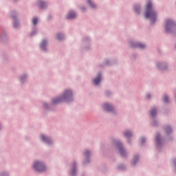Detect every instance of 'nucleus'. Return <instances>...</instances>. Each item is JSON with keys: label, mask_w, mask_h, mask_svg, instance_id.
<instances>
[{"label": "nucleus", "mask_w": 176, "mask_h": 176, "mask_svg": "<svg viewBox=\"0 0 176 176\" xmlns=\"http://www.w3.org/2000/svg\"><path fill=\"white\" fill-rule=\"evenodd\" d=\"M144 16L146 19H150L151 23H155L156 21V12L152 8V3L151 1H148L146 4Z\"/></svg>", "instance_id": "obj_1"}, {"label": "nucleus", "mask_w": 176, "mask_h": 176, "mask_svg": "<svg viewBox=\"0 0 176 176\" xmlns=\"http://www.w3.org/2000/svg\"><path fill=\"white\" fill-rule=\"evenodd\" d=\"M72 96V92L71 90H67L65 91L64 95L56 99H54L52 100L53 104H58V102H61V100H68V98H71V96Z\"/></svg>", "instance_id": "obj_2"}, {"label": "nucleus", "mask_w": 176, "mask_h": 176, "mask_svg": "<svg viewBox=\"0 0 176 176\" xmlns=\"http://www.w3.org/2000/svg\"><path fill=\"white\" fill-rule=\"evenodd\" d=\"M33 168L35 171H38V173H43L46 170L45 168V165L42 164V162H35L33 165Z\"/></svg>", "instance_id": "obj_3"}, {"label": "nucleus", "mask_w": 176, "mask_h": 176, "mask_svg": "<svg viewBox=\"0 0 176 176\" xmlns=\"http://www.w3.org/2000/svg\"><path fill=\"white\" fill-rule=\"evenodd\" d=\"M165 30L167 32H170L171 30H175V23L170 19H167L166 21Z\"/></svg>", "instance_id": "obj_4"}, {"label": "nucleus", "mask_w": 176, "mask_h": 176, "mask_svg": "<svg viewBox=\"0 0 176 176\" xmlns=\"http://www.w3.org/2000/svg\"><path fill=\"white\" fill-rule=\"evenodd\" d=\"M118 149L120 151V155L122 156H125L126 152L124 151V149H123V147L122 146V144L118 143Z\"/></svg>", "instance_id": "obj_5"}, {"label": "nucleus", "mask_w": 176, "mask_h": 176, "mask_svg": "<svg viewBox=\"0 0 176 176\" xmlns=\"http://www.w3.org/2000/svg\"><path fill=\"white\" fill-rule=\"evenodd\" d=\"M104 108L105 111H108L109 112H111V111L113 110V107L108 103H105L104 104Z\"/></svg>", "instance_id": "obj_6"}, {"label": "nucleus", "mask_w": 176, "mask_h": 176, "mask_svg": "<svg viewBox=\"0 0 176 176\" xmlns=\"http://www.w3.org/2000/svg\"><path fill=\"white\" fill-rule=\"evenodd\" d=\"M76 17V14L74 12H70L67 16V19L69 20V19H75Z\"/></svg>", "instance_id": "obj_7"}, {"label": "nucleus", "mask_w": 176, "mask_h": 176, "mask_svg": "<svg viewBox=\"0 0 176 176\" xmlns=\"http://www.w3.org/2000/svg\"><path fill=\"white\" fill-rule=\"evenodd\" d=\"M100 82H101V74H99L98 75V77L94 80V85H98V83H100Z\"/></svg>", "instance_id": "obj_8"}, {"label": "nucleus", "mask_w": 176, "mask_h": 176, "mask_svg": "<svg viewBox=\"0 0 176 176\" xmlns=\"http://www.w3.org/2000/svg\"><path fill=\"white\" fill-rule=\"evenodd\" d=\"M46 45H47V41H46V40H43L41 44V47L43 50H46Z\"/></svg>", "instance_id": "obj_9"}, {"label": "nucleus", "mask_w": 176, "mask_h": 176, "mask_svg": "<svg viewBox=\"0 0 176 176\" xmlns=\"http://www.w3.org/2000/svg\"><path fill=\"white\" fill-rule=\"evenodd\" d=\"M41 138L43 141H44L45 142H47V144H50L51 142L50 139L49 138H46L45 135H41Z\"/></svg>", "instance_id": "obj_10"}, {"label": "nucleus", "mask_w": 176, "mask_h": 176, "mask_svg": "<svg viewBox=\"0 0 176 176\" xmlns=\"http://www.w3.org/2000/svg\"><path fill=\"white\" fill-rule=\"evenodd\" d=\"M133 47H139L140 49H144V47H145L144 44L141 43H138L136 45L133 46Z\"/></svg>", "instance_id": "obj_11"}, {"label": "nucleus", "mask_w": 176, "mask_h": 176, "mask_svg": "<svg viewBox=\"0 0 176 176\" xmlns=\"http://www.w3.org/2000/svg\"><path fill=\"white\" fill-rule=\"evenodd\" d=\"M124 137H126V138H130V137H131V133L130 131H126V132H124Z\"/></svg>", "instance_id": "obj_12"}, {"label": "nucleus", "mask_w": 176, "mask_h": 176, "mask_svg": "<svg viewBox=\"0 0 176 176\" xmlns=\"http://www.w3.org/2000/svg\"><path fill=\"white\" fill-rule=\"evenodd\" d=\"M63 38H64V36L63 34H57L56 39H58V41H61Z\"/></svg>", "instance_id": "obj_13"}, {"label": "nucleus", "mask_w": 176, "mask_h": 176, "mask_svg": "<svg viewBox=\"0 0 176 176\" xmlns=\"http://www.w3.org/2000/svg\"><path fill=\"white\" fill-rule=\"evenodd\" d=\"M151 116H152L153 118H154V116H156V110L155 109H151Z\"/></svg>", "instance_id": "obj_14"}, {"label": "nucleus", "mask_w": 176, "mask_h": 176, "mask_svg": "<svg viewBox=\"0 0 176 176\" xmlns=\"http://www.w3.org/2000/svg\"><path fill=\"white\" fill-rule=\"evenodd\" d=\"M155 140H156L157 144H160V135L157 134Z\"/></svg>", "instance_id": "obj_15"}, {"label": "nucleus", "mask_w": 176, "mask_h": 176, "mask_svg": "<svg viewBox=\"0 0 176 176\" xmlns=\"http://www.w3.org/2000/svg\"><path fill=\"white\" fill-rule=\"evenodd\" d=\"M32 23H33L34 25H36V24H38V18H34Z\"/></svg>", "instance_id": "obj_16"}, {"label": "nucleus", "mask_w": 176, "mask_h": 176, "mask_svg": "<svg viewBox=\"0 0 176 176\" xmlns=\"http://www.w3.org/2000/svg\"><path fill=\"white\" fill-rule=\"evenodd\" d=\"M88 3L90 5L91 8H96V6L93 4V3L91 2V0H88Z\"/></svg>", "instance_id": "obj_17"}, {"label": "nucleus", "mask_w": 176, "mask_h": 176, "mask_svg": "<svg viewBox=\"0 0 176 176\" xmlns=\"http://www.w3.org/2000/svg\"><path fill=\"white\" fill-rule=\"evenodd\" d=\"M166 133H170L171 131V128L170 126H167L165 128Z\"/></svg>", "instance_id": "obj_18"}, {"label": "nucleus", "mask_w": 176, "mask_h": 176, "mask_svg": "<svg viewBox=\"0 0 176 176\" xmlns=\"http://www.w3.org/2000/svg\"><path fill=\"white\" fill-rule=\"evenodd\" d=\"M137 162H138V157L135 156L133 158V164H135V163H137Z\"/></svg>", "instance_id": "obj_19"}, {"label": "nucleus", "mask_w": 176, "mask_h": 176, "mask_svg": "<svg viewBox=\"0 0 176 176\" xmlns=\"http://www.w3.org/2000/svg\"><path fill=\"white\" fill-rule=\"evenodd\" d=\"M45 5H46V3H45V2L40 1V6H41V8H44Z\"/></svg>", "instance_id": "obj_20"}, {"label": "nucleus", "mask_w": 176, "mask_h": 176, "mask_svg": "<svg viewBox=\"0 0 176 176\" xmlns=\"http://www.w3.org/2000/svg\"><path fill=\"white\" fill-rule=\"evenodd\" d=\"M85 156H86V157L90 156V153L89 152V151H86L85 152Z\"/></svg>", "instance_id": "obj_21"}, {"label": "nucleus", "mask_w": 176, "mask_h": 176, "mask_svg": "<svg viewBox=\"0 0 176 176\" xmlns=\"http://www.w3.org/2000/svg\"><path fill=\"white\" fill-rule=\"evenodd\" d=\"M164 102H168V97L164 96Z\"/></svg>", "instance_id": "obj_22"}, {"label": "nucleus", "mask_w": 176, "mask_h": 176, "mask_svg": "<svg viewBox=\"0 0 176 176\" xmlns=\"http://www.w3.org/2000/svg\"><path fill=\"white\" fill-rule=\"evenodd\" d=\"M141 142H142V144H144V142H145V139L144 138H142L141 139Z\"/></svg>", "instance_id": "obj_23"}, {"label": "nucleus", "mask_w": 176, "mask_h": 176, "mask_svg": "<svg viewBox=\"0 0 176 176\" xmlns=\"http://www.w3.org/2000/svg\"><path fill=\"white\" fill-rule=\"evenodd\" d=\"M17 25H18L17 22H14V28L17 27Z\"/></svg>", "instance_id": "obj_24"}, {"label": "nucleus", "mask_w": 176, "mask_h": 176, "mask_svg": "<svg viewBox=\"0 0 176 176\" xmlns=\"http://www.w3.org/2000/svg\"><path fill=\"white\" fill-rule=\"evenodd\" d=\"M146 98H151V95L149 94L146 95Z\"/></svg>", "instance_id": "obj_25"}, {"label": "nucleus", "mask_w": 176, "mask_h": 176, "mask_svg": "<svg viewBox=\"0 0 176 176\" xmlns=\"http://www.w3.org/2000/svg\"><path fill=\"white\" fill-rule=\"evenodd\" d=\"M135 10L136 12H139L136 8H135Z\"/></svg>", "instance_id": "obj_26"}, {"label": "nucleus", "mask_w": 176, "mask_h": 176, "mask_svg": "<svg viewBox=\"0 0 176 176\" xmlns=\"http://www.w3.org/2000/svg\"><path fill=\"white\" fill-rule=\"evenodd\" d=\"M74 173H75V170H73L72 174H74Z\"/></svg>", "instance_id": "obj_27"}, {"label": "nucleus", "mask_w": 176, "mask_h": 176, "mask_svg": "<svg viewBox=\"0 0 176 176\" xmlns=\"http://www.w3.org/2000/svg\"><path fill=\"white\" fill-rule=\"evenodd\" d=\"M21 80H23V78H21Z\"/></svg>", "instance_id": "obj_28"}]
</instances>
